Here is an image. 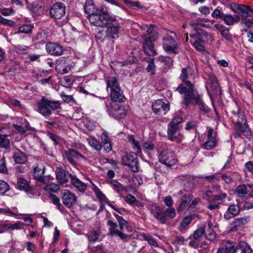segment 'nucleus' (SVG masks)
<instances>
[{
  "label": "nucleus",
  "mask_w": 253,
  "mask_h": 253,
  "mask_svg": "<svg viewBox=\"0 0 253 253\" xmlns=\"http://www.w3.org/2000/svg\"><path fill=\"white\" fill-rule=\"evenodd\" d=\"M188 88L184 86L183 84H179L176 90L180 94H184L183 104L187 106L192 102V101L196 102L198 105L202 114H206L209 112L210 109L201 100L198 94H195L193 91V85L189 82H186Z\"/></svg>",
  "instance_id": "obj_1"
},
{
  "label": "nucleus",
  "mask_w": 253,
  "mask_h": 253,
  "mask_svg": "<svg viewBox=\"0 0 253 253\" xmlns=\"http://www.w3.org/2000/svg\"><path fill=\"white\" fill-rule=\"evenodd\" d=\"M158 32L154 28H150L146 32L143 33L142 39L144 40L143 43V49L144 52L149 56H154L157 54L155 49L153 42L158 38Z\"/></svg>",
  "instance_id": "obj_2"
},
{
  "label": "nucleus",
  "mask_w": 253,
  "mask_h": 253,
  "mask_svg": "<svg viewBox=\"0 0 253 253\" xmlns=\"http://www.w3.org/2000/svg\"><path fill=\"white\" fill-rule=\"evenodd\" d=\"M61 105L59 101L50 100L42 96L37 103V111L43 116L47 117L52 115V111L60 109Z\"/></svg>",
  "instance_id": "obj_3"
},
{
  "label": "nucleus",
  "mask_w": 253,
  "mask_h": 253,
  "mask_svg": "<svg viewBox=\"0 0 253 253\" xmlns=\"http://www.w3.org/2000/svg\"><path fill=\"white\" fill-rule=\"evenodd\" d=\"M183 121V119L180 117L173 118L168 126V137L171 141L180 142L183 136L180 132L179 125Z\"/></svg>",
  "instance_id": "obj_4"
},
{
  "label": "nucleus",
  "mask_w": 253,
  "mask_h": 253,
  "mask_svg": "<svg viewBox=\"0 0 253 253\" xmlns=\"http://www.w3.org/2000/svg\"><path fill=\"white\" fill-rule=\"evenodd\" d=\"M87 19L92 25L103 27L107 26L109 21H115V16L110 15L108 9L107 14L97 12L94 14L88 15Z\"/></svg>",
  "instance_id": "obj_5"
},
{
  "label": "nucleus",
  "mask_w": 253,
  "mask_h": 253,
  "mask_svg": "<svg viewBox=\"0 0 253 253\" xmlns=\"http://www.w3.org/2000/svg\"><path fill=\"white\" fill-rule=\"evenodd\" d=\"M159 161L168 167H171L177 163L174 153L169 149L163 150L159 155Z\"/></svg>",
  "instance_id": "obj_6"
},
{
  "label": "nucleus",
  "mask_w": 253,
  "mask_h": 253,
  "mask_svg": "<svg viewBox=\"0 0 253 253\" xmlns=\"http://www.w3.org/2000/svg\"><path fill=\"white\" fill-rule=\"evenodd\" d=\"M122 164L127 166L134 172L139 171V163L137 155L134 153H129L124 156L122 158Z\"/></svg>",
  "instance_id": "obj_7"
},
{
  "label": "nucleus",
  "mask_w": 253,
  "mask_h": 253,
  "mask_svg": "<svg viewBox=\"0 0 253 253\" xmlns=\"http://www.w3.org/2000/svg\"><path fill=\"white\" fill-rule=\"evenodd\" d=\"M66 13V6L62 2H57L54 3L49 11L50 17L55 19H60L63 17Z\"/></svg>",
  "instance_id": "obj_8"
},
{
  "label": "nucleus",
  "mask_w": 253,
  "mask_h": 253,
  "mask_svg": "<svg viewBox=\"0 0 253 253\" xmlns=\"http://www.w3.org/2000/svg\"><path fill=\"white\" fill-rule=\"evenodd\" d=\"M149 210L154 218L161 224H165L167 222L166 213L162 209L156 204L150 205Z\"/></svg>",
  "instance_id": "obj_9"
},
{
  "label": "nucleus",
  "mask_w": 253,
  "mask_h": 253,
  "mask_svg": "<svg viewBox=\"0 0 253 253\" xmlns=\"http://www.w3.org/2000/svg\"><path fill=\"white\" fill-rule=\"evenodd\" d=\"M85 12L88 15L94 14L97 12L107 14L108 13V8L106 7H101L98 8L92 0H87L85 2L84 6Z\"/></svg>",
  "instance_id": "obj_10"
},
{
  "label": "nucleus",
  "mask_w": 253,
  "mask_h": 253,
  "mask_svg": "<svg viewBox=\"0 0 253 253\" xmlns=\"http://www.w3.org/2000/svg\"><path fill=\"white\" fill-rule=\"evenodd\" d=\"M153 112L159 115H164L169 110V104L165 103L162 100H157L152 105Z\"/></svg>",
  "instance_id": "obj_11"
},
{
  "label": "nucleus",
  "mask_w": 253,
  "mask_h": 253,
  "mask_svg": "<svg viewBox=\"0 0 253 253\" xmlns=\"http://www.w3.org/2000/svg\"><path fill=\"white\" fill-rule=\"evenodd\" d=\"M107 225L109 228L108 234L111 236L116 235L119 237L122 240L127 241L129 239V236L123 232L119 230L117 224L111 220L107 222Z\"/></svg>",
  "instance_id": "obj_12"
},
{
  "label": "nucleus",
  "mask_w": 253,
  "mask_h": 253,
  "mask_svg": "<svg viewBox=\"0 0 253 253\" xmlns=\"http://www.w3.org/2000/svg\"><path fill=\"white\" fill-rule=\"evenodd\" d=\"M62 199L63 204L68 208H71L77 201L75 194L68 190H64L62 192Z\"/></svg>",
  "instance_id": "obj_13"
},
{
  "label": "nucleus",
  "mask_w": 253,
  "mask_h": 253,
  "mask_svg": "<svg viewBox=\"0 0 253 253\" xmlns=\"http://www.w3.org/2000/svg\"><path fill=\"white\" fill-rule=\"evenodd\" d=\"M163 48L166 51L176 53L177 45L174 39L169 35H166L163 38Z\"/></svg>",
  "instance_id": "obj_14"
},
{
  "label": "nucleus",
  "mask_w": 253,
  "mask_h": 253,
  "mask_svg": "<svg viewBox=\"0 0 253 253\" xmlns=\"http://www.w3.org/2000/svg\"><path fill=\"white\" fill-rule=\"evenodd\" d=\"M45 167L43 165H38L35 167L34 169V176L38 181L46 183L49 181V177L44 176Z\"/></svg>",
  "instance_id": "obj_15"
},
{
  "label": "nucleus",
  "mask_w": 253,
  "mask_h": 253,
  "mask_svg": "<svg viewBox=\"0 0 253 253\" xmlns=\"http://www.w3.org/2000/svg\"><path fill=\"white\" fill-rule=\"evenodd\" d=\"M107 25L108 27L106 33L107 37L113 39L118 38L120 26L119 23L116 21V18H115V21H109Z\"/></svg>",
  "instance_id": "obj_16"
},
{
  "label": "nucleus",
  "mask_w": 253,
  "mask_h": 253,
  "mask_svg": "<svg viewBox=\"0 0 253 253\" xmlns=\"http://www.w3.org/2000/svg\"><path fill=\"white\" fill-rule=\"evenodd\" d=\"M46 50L48 53L55 56L61 55L64 52L62 46L55 42H48L46 43Z\"/></svg>",
  "instance_id": "obj_17"
},
{
  "label": "nucleus",
  "mask_w": 253,
  "mask_h": 253,
  "mask_svg": "<svg viewBox=\"0 0 253 253\" xmlns=\"http://www.w3.org/2000/svg\"><path fill=\"white\" fill-rule=\"evenodd\" d=\"M216 133L213 132L212 128H209L207 139L206 142L203 144V147L207 150H211L215 147L216 145Z\"/></svg>",
  "instance_id": "obj_18"
},
{
  "label": "nucleus",
  "mask_w": 253,
  "mask_h": 253,
  "mask_svg": "<svg viewBox=\"0 0 253 253\" xmlns=\"http://www.w3.org/2000/svg\"><path fill=\"white\" fill-rule=\"evenodd\" d=\"M65 158L70 164L76 167L77 163L74 159H79L81 158H84V156L74 149L69 148L65 152Z\"/></svg>",
  "instance_id": "obj_19"
},
{
  "label": "nucleus",
  "mask_w": 253,
  "mask_h": 253,
  "mask_svg": "<svg viewBox=\"0 0 253 253\" xmlns=\"http://www.w3.org/2000/svg\"><path fill=\"white\" fill-rule=\"evenodd\" d=\"M107 111L110 115L116 119L123 118L127 113L126 109L123 106H121L116 109H113L111 106H107Z\"/></svg>",
  "instance_id": "obj_20"
},
{
  "label": "nucleus",
  "mask_w": 253,
  "mask_h": 253,
  "mask_svg": "<svg viewBox=\"0 0 253 253\" xmlns=\"http://www.w3.org/2000/svg\"><path fill=\"white\" fill-rule=\"evenodd\" d=\"M72 185L81 192H84L86 189L85 183L82 181L77 176L72 173L69 174Z\"/></svg>",
  "instance_id": "obj_21"
},
{
  "label": "nucleus",
  "mask_w": 253,
  "mask_h": 253,
  "mask_svg": "<svg viewBox=\"0 0 253 253\" xmlns=\"http://www.w3.org/2000/svg\"><path fill=\"white\" fill-rule=\"evenodd\" d=\"M221 19L228 26H232L238 23L241 20V16L239 15H232L231 14H223L221 15Z\"/></svg>",
  "instance_id": "obj_22"
},
{
  "label": "nucleus",
  "mask_w": 253,
  "mask_h": 253,
  "mask_svg": "<svg viewBox=\"0 0 253 253\" xmlns=\"http://www.w3.org/2000/svg\"><path fill=\"white\" fill-rule=\"evenodd\" d=\"M241 120H238L237 123L238 128L247 138H250L252 135V132L243 116L241 118Z\"/></svg>",
  "instance_id": "obj_23"
},
{
  "label": "nucleus",
  "mask_w": 253,
  "mask_h": 253,
  "mask_svg": "<svg viewBox=\"0 0 253 253\" xmlns=\"http://www.w3.org/2000/svg\"><path fill=\"white\" fill-rule=\"evenodd\" d=\"M110 96L112 100L114 102H123L125 101V97L123 91L121 89V87L118 89H114L110 91Z\"/></svg>",
  "instance_id": "obj_24"
},
{
  "label": "nucleus",
  "mask_w": 253,
  "mask_h": 253,
  "mask_svg": "<svg viewBox=\"0 0 253 253\" xmlns=\"http://www.w3.org/2000/svg\"><path fill=\"white\" fill-rule=\"evenodd\" d=\"M18 187L27 194H33V189L29 185L28 182L24 178H21L18 179L17 183Z\"/></svg>",
  "instance_id": "obj_25"
},
{
  "label": "nucleus",
  "mask_w": 253,
  "mask_h": 253,
  "mask_svg": "<svg viewBox=\"0 0 253 253\" xmlns=\"http://www.w3.org/2000/svg\"><path fill=\"white\" fill-rule=\"evenodd\" d=\"M56 178L61 184H66L68 182V179L64 170L61 168H57L55 170Z\"/></svg>",
  "instance_id": "obj_26"
},
{
  "label": "nucleus",
  "mask_w": 253,
  "mask_h": 253,
  "mask_svg": "<svg viewBox=\"0 0 253 253\" xmlns=\"http://www.w3.org/2000/svg\"><path fill=\"white\" fill-rule=\"evenodd\" d=\"M57 67L62 70V73H67L71 69V66L68 63H66V59L64 57L60 58L57 61Z\"/></svg>",
  "instance_id": "obj_27"
},
{
  "label": "nucleus",
  "mask_w": 253,
  "mask_h": 253,
  "mask_svg": "<svg viewBox=\"0 0 253 253\" xmlns=\"http://www.w3.org/2000/svg\"><path fill=\"white\" fill-rule=\"evenodd\" d=\"M240 212L239 207L235 205L230 206L225 212L224 217L226 219H229L237 215Z\"/></svg>",
  "instance_id": "obj_28"
},
{
  "label": "nucleus",
  "mask_w": 253,
  "mask_h": 253,
  "mask_svg": "<svg viewBox=\"0 0 253 253\" xmlns=\"http://www.w3.org/2000/svg\"><path fill=\"white\" fill-rule=\"evenodd\" d=\"M193 197L191 195H185L182 197L181 202L177 209L178 212L184 211L192 200Z\"/></svg>",
  "instance_id": "obj_29"
},
{
  "label": "nucleus",
  "mask_w": 253,
  "mask_h": 253,
  "mask_svg": "<svg viewBox=\"0 0 253 253\" xmlns=\"http://www.w3.org/2000/svg\"><path fill=\"white\" fill-rule=\"evenodd\" d=\"M192 219L193 218L190 215L184 217L178 227V229L181 232H185L187 230L188 226L191 223Z\"/></svg>",
  "instance_id": "obj_30"
},
{
  "label": "nucleus",
  "mask_w": 253,
  "mask_h": 253,
  "mask_svg": "<svg viewBox=\"0 0 253 253\" xmlns=\"http://www.w3.org/2000/svg\"><path fill=\"white\" fill-rule=\"evenodd\" d=\"M107 182L111 184L114 190L120 193L122 191H127V189L126 187H124L122 184L119 183L118 181L114 179H110L107 180Z\"/></svg>",
  "instance_id": "obj_31"
},
{
  "label": "nucleus",
  "mask_w": 253,
  "mask_h": 253,
  "mask_svg": "<svg viewBox=\"0 0 253 253\" xmlns=\"http://www.w3.org/2000/svg\"><path fill=\"white\" fill-rule=\"evenodd\" d=\"M107 88H110V91L114 89H118L120 87L117 79L115 77H111L106 80Z\"/></svg>",
  "instance_id": "obj_32"
},
{
  "label": "nucleus",
  "mask_w": 253,
  "mask_h": 253,
  "mask_svg": "<svg viewBox=\"0 0 253 253\" xmlns=\"http://www.w3.org/2000/svg\"><path fill=\"white\" fill-rule=\"evenodd\" d=\"M102 143L104 145L105 150L107 152H110L112 150V145L109 137L106 132H103L101 136Z\"/></svg>",
  "instance_id": "obj_33"
},
{
  "label": "nucleus",
  "mask_w": 253,
  "mask_h": 253,
  "mask_svg": "<svg viewBox=\"0 0 253 253\" xmlns=\"http://www.w3.org/2000/svg\"><path fill=\"white\" fill-rule=\"evenodd\" d=\"M13 157L15 162L18 164H24L27 161V156L23 152H17L14 154Z\"/></svg>",
  "instance_id": "obj_34"
},
{
  "label": "nucleus",
  "mask_w": 253,
  "mask_h": 253,
  "mask_svg": "<svg viewBox=\"0 0 253 253\" xmlns=\"http://www.w3.org/2000/svg\"><path fill=\"white\" fill-rule=\"evenodd\" d=\"M86 140L89 145L95 150L100 151L102 149V145L95 137L90 136Z\"/></svg>",
  "instance_id": "obj_35"
},
{
  "label": "nucleus",
  "mask_w": 253,
  "mask_h": 253,
  "mask_svg": "<svg viewBox=\"0 0 253 253\" xmlns=\"http://www.w3.org/2000/svg\"><path fill=\"white\" fill-rule=\"evenodd\" d=\"M247 184H241L237 186L235 189L236 193L239 197H244L248 193Z\"/></svg>",
  "instance_id": "obj_36"
},
{
  "label": "nucleus",
  "mask_w": 253,
  "mask_h": 253,
  "mask_svg": "<svg viewBox=\"0 0 253 253\" xmlns=\"http://www.w3.org/2000/svg\"><path fill=\"white\" fill-rule=\"evenodd\" d=\"M220 186L219 185H216L213 187V190L215 192H218L219 194L214 196V201H220L225 199L227 197V194L225 193L219 192Z\"/></svg>",
  "instance_id": "obj_37"
},
{
  "label": "nucleus",
  "mask_w": 253,
  "mask_h": 253,
  "mask_svg": "<svg viewBox=\"0 0 253 253\" xmlns=\"http://www.w3.org/2000/svg\"><path fill=\"white\" fill-rule=\"evenodd\" d=\"M96 197L98 198L101 203H107V198L95 185H93V189Z\"/></svg>",
  "instance_id": "obj_38"
},
{
  "label": "nucleus",
  "mask_w": 253,
  "mask_h": 253,
  "mask_svg": "<svg viewBox=\"0 0 253 253\" xmlns=\"http://www.w3.org/2000/svg\"><path fill=\"white\" fill-rule=\"evenodd\" d=\"M246 218H238L231 223L232 230L234 231L237 229L238 227L245 224L247 223Z\"/></svg>",
  "instance_id": "obj_39"
},
{
  "label": "nucleus",
  "mask_w": 253,
  "mask_h": 253,
  "mask_svg": "<svg viewBox=\"0 0 253 253\" xmlns=\"http://www.w3.org/2000/svg\"><path fill=\"white\" fill-rule=\"evenodd\" d=\"M99 230H92L86 234V236L89 241L94 242L97 240L100 235Z\"/></svg>",
  "instance_id": "obj_40"
},
{
  "label": "nucleus",
  "mask_w": 253,
  "mask_h": 253,
  "mask_svg": "<svg viewBox=\"0 0 253 253\" xmlns=\"http://www.w3.org/2000/svg\"><path fill=\"white\" fill-rule=\"evenodd\" d=\"M140 236L142 238L143 240L146 241L150 245L156 247H158V244L156 241L150 236L144 233H141Z\"/></svg>",
  "instance_id": "obj_41"
},
{
  "label": "nucleus",
  "mask_w": 253,
  "mask_h": 253,
  "mask_svg": "<svg viewBox=\"0 0 253 253\" xmlns=\"http://www.w3.org/2000/svg\"><path fill=\"white\" fill-rule=\"evenodd\" d=\"M196 50L203 51L205 50L204 42L201 39L198 38L194 42H191Z\"/></svg>",
  "instance_id": "obj_42"
},
{
  "label": "nucleus",
  "mask_w": 253,
  "mask_h": 253,
  "mask_svg": "<svg viewBox=\"0 0 253 253\" xmlns=\"http://www.w3.org/2000/svg\"><path fill=\"white\" fill-rule=\"evenodd\" d=\"M34 28V25L31 24H24L19 27L18 33L30 34Z\"/></svg>",
  "instance_id": "obj_43"
},
{
  "label": "nucleus",
  "mask_w": 253,
  "mask_h": 253,
  "mask_svg": "<svg viewBox=\"0 0 253 253\" xmlns=\"http://www.w3.org/2000/svg\"><path fill=\"white\" fill-rule=\"evenodd\" d=\"M188 68H183L181 70V73L179 77L180 79L182 81L184 82V84H183L184 86H186L187 88H188V87L186 84V82H189L191 83V82L190 81L186 80L188 78Z\"/></svg>",
  "instance_id": "obj_44"
},
{
  "label": "nucleus",
  "mask_w": 253,
  "mask_h": 253,
  "mask_svg": "<svg viewBox=\"0 0 253 253\" xmlns=\"http://www.w3.org/2000/svg\"><path fill=\"white\" fill-rule=\"evenodd\" d=\"M155 58H152L148 62V65L146 67V71L147 73H149L151 75H154L155 74V71L156 66L154 63Z\"/></svg>",
  "instance_id": "obj_45"
},
{
  "label": "nucleus",
  "mask_w": 253,
  "mask_h": 253,
  "mask_svg": "<svg viewBox=\"0 0 253 253\" xmlns=\"http://www.w3.org/2000/svg\"><path fill=\"white\" fill-rule=\"evenodd\" d=\"M10 147V140L7 136L0 134V148L8 149Z\"/></svg>",
  "instance_id": "obj_46"
},
{
  "label": "nucleus",
  "mask_w": 253,
  "mask_h": 253,
  "mask_svg": "<svg viewBox=\"0 0 253 253\" xmlns=\"http://www.w3.org/2000/svg\"><path fill=\"white\" fill-rule=\"evenodd\" d=\"M113 215L116 217L118 221L120 230L123 232L124 228L125 227H127V222L125 220L123 217L119 215L117 213H114Z\"/></svg>",
  "instance_id": "obj_47"
},
{
  "label": "nucleus",
  "mask_w": 253,
  "mask_h": 253,
  "mask_svg": "<svg viewBox=\"0 0 253 253\" xmlns=\"http://www.w3.org/2000/svg\"><path fill=\"white\" fill-rule=\"evenodd\" d=\"M239 247L241 249L243 253H253V250L250 246L244 241L239 242Z\"/></svg>",
  "instance_id": "obj_48"
},
{
  "label": "nucleus",
  "mask_w": 253,
  "mask_h": 253,
  "mask_svg": "<svg viewBox=\"0 0 253 253\" xmlns=\"http://www.w3.org/2000/svg\"><path fill=\"white\" fill-rule=\"evenodd\" d=\"M225 250L227 253H236L237 248L231 241H228L225 245Z\"/></svg>",
  "instance_id": "obj_49"
},
{
  "label": "nucleus",
  "mask_w": 253,
  "mask_h": 253,
  "mask_svg": "<svg viewBox=\"0 0 253 253\" xmlns=\"http://www.w3.org/2000/svg\"><path fill=\"white\" fill-rule=\"evenodd\" d=\"M43 188L48 192H57L59 190L60 187L58 184L51 183L46 185Z\"/></svg>",
  "instance_id": "obj_50"
},
{
  "label": "nucleus",
  "mask_w": 253,
  "mask_h": 253,
  "mask_svg": "<svg viewBox=\"0 0 253 253\" xmlns=\"http://www.w3.org/2000/svg\"><path fill=\"white\" fill-rule=\"evenodd\" d=\"M158 61L164 63L168 67H170L173 63V60L169 56H161L156 58Z\"/></svg>",
  "instance_id": "obj_51"
},
{
  "label": "nucleus",
  "mask_w": 253,
  "mask_h": 253,
  "mask_svg": "<svg viewBox=\"0 0 253 253\" xmlns=\"http://www.w3.org/2000/svg\"><path fill=\"white\" fill-rule=\"evenodd\" d=\"M49 198L52 203L57 207V209L61 210L62 206L60 203L59 198L54 194H50Z\"/></svg>",
  "instance_id": "obj_52"
},
{
  "label": "nucleus",
  "mask_w": 253,
  "mask_h": 253,
  "mask_svg": "<svg viewBox=\"0 0 253 253\" xmlns=\"http://www.w3.org/2000/svg\"><path fill=\"white\" fill-rule=\"evenodd\" d=\"M249 16L245 15L243 17H241V24L245 25L247 28L251 27L253 25V18L248 19V17Z\"/></svg>",
  "instance_id": "obj_53"
},
{
  "label": "nucleus",
  "mask_w": 253,
  "mask_h": 253,
  "mask_svg": "<svg viewBox=\"0 0 253 253\" xmlns=\"http://www.w3.org/2000/svg\"><path fill=\"white\" fill-rule=\"evenodd\" d=\"M25 225L22 221H17L13 224H10V226H9L8 227L10 228V230H20L23 228Z\"/></svg>",
  "instance_id": "obj_54"
},
{
  "label": "nucleus",
  "mask_w": 253,
  "mask_h": 253,
  "mask_svg": "<svg viewBox=\"0 0 253 253\" xmlns=\"http://www.w3.org/2000/svg\"><path fill=\"white\" fill-rule=\"evenodd\" d=\"M128 141L133 145L134 148L136 149L137 152L140 151V145H139V142L135 140L133 135L128 136Z\"/></svg>",
  "instance_id": "obj_55"
},
{
  "label": "nucleus",
  "mask_w": 253,
  "mask_h": 253,
  "mask_svg": "<svg viewBox=\"0 0 253 253\" xmlns=\"http://www.w3.org/2000/svg\"><path fill=\"white\" fill-rule=\"evenodd\" d=\"M60 97L62 99L63 101L66 103H69L71 102H75L73 96L66 95L64 92H62L60 93Z\"/></svg>",
  "instance_id": "obj_56"
},
{
  "label": "nucleus",
  "mask_w": 253,
  "mask_h": 253,
  "mask_svg": "<svg viewBox=\"0 0 253 253\" xmlns=\"http://www.w3.org/2000/svg\"><path fill=\"white\" fill-rule=\"evenodd\" d=\"M205 229L204 227H199L198 228L193 234V238L195 240H198L205 233Z\"/></svg>",
  "instance_id": "obj_57"
},
{
  "label": "nucleus",
  "mask_w": 253,
  "mask_h": 253,
  "mask_svg": "<svg viewBox=\"0 0 253 253\" xmlns=\"http://www.w3.org/2000/svg\"><path fill=\"white\" fill-rule=\"evenodd\" d=\"M208 79L214 89H217L218 88V84L216 78L214 75H209L208 76Z\"/></svg>",
  "instance_id": "obj_58"
},
{
  "label": "nucleus",
  "mask_w": 253,
  "mask_h": 253,
  "mask_svg": "<svg viewBox=\"0 0 253 253\" xmlns=\"http://www.w3.org/2000/svg\"><path fill=\"white\" fill-rule=\"evenodd\" d=\"M8 189V184L3 180H0V195L5 193Z\"/></svg>",
  "instance_id": "obj_59"
},
{
  "label": "nucleus",
  "mask_w": 253,
  "mask_h": 253,
  "mask_svg": "<svg viewBox=\"0 0 253 253\" xmlns=\"http://www.w3.org/2000/svg\"><path fill=\"white\" fill-rule=\"evenodd\" d=\"M221 35L227 41L231 42L232 40V36L229 33V30L227 28H225L221 33Z\"/></svg>",
  "instance_id": "obj_60"
},
{
  "label": "nucleus",
  "mask_w": 253,
  "mask_h": 253,
  "mask_svg": "<svg viewBox=\"0 0 253 253\" xmlns=\"http://www.w3.org/2000/svg\"><path fill=\"white\" fill-rule=\"evenodd\" d=\"M0 13L5 16H9L10 15H12L14 14V12L12 8H0Z\"/></svg>",
  "instance_id": "obj_61"
},
{
  "label": "nucleus",
  "mask_w": 253,
  "mask_h": 253,
  "mask_svg": "<svg viewBox=\"0 0 253 253\" xmlns=\"http://www.w3.org/2000/svg\"><path fill=\"white\" fill-rule=\"evenodd\" d=\"M166 216L169 217L170 218H173L175 216L174 209L172 207H169L164 212Z\"/></svg>",
  "instance_id": "obj_62"
},
{
  "label": "nucleus",
  "mask_w": 253,
  "mask_h": 253,
  "mask_svg": "<svg viewBox=\"0 0 253 253\" xmlns=\"http://www.w3.org/2000/svg\"><path fill=\"white\" fill-rule=\"evenodd\" d=\"M47 135L48 137L53 141L55 145H57L59 143V141L60 140V137L59 136L50 132H48Z\"/></svg>",
  "instance_id": "obj_63"
},
{
  "label": "nucleus",
  "mask_w": 253,
  "mask_h": 253,
  "mask_svg": "<svg viewBox=\"0 0 253 253\" xmlns=\"http://www.w3.org/2000/svg\"><path fill=\"white\" fill-rule=\"evenodd\" d=\"M107 37V35L106 32L103 31H99L96 35V38L97 40H99L101 42L104 41Z\"/></svg>",
  "instance_id": "obj_64"
}]
</instances>
